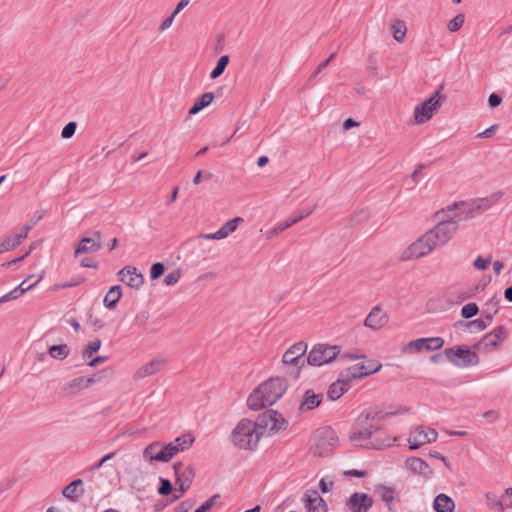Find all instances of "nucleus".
<instances>
[{
    "mask_svg": "<svg viewBox=\"0 0 512 512\" xmlns=\"http://www.w3.org/2000/svg\"><path fill=\"white\" fill-rule=\"evenodd\" d=\"M496 199L493 197L474 199L469 202L459 201L448 205L446 208L437 212V215H443V217L456 220L457 224L459 221L472 219L479 216L483 212L487 211L494 203Z\"/></svg>",
    "mask_w": 512,
    "mask_h": 512,
    "instance_id": "1",
    "label": "nucleus"
},
{
    "mask_svg": "<svg viewBox=\"0 0 512 512\" xmlns=\"http://www.w3.org/2000/svg\"><path fill=\"white\" fill-rule=\"evenodd\" d=\"M264 434L263 427L250 419L240 420L231 434L232 443L239 449L254 450Z\"/></svg>",
    "mask_w": 512,
    "mask_h": 512,
    "instance_id": "2",
    "label": "nucleus"
},
{
    "mask_svg": "<svg viewBox=\"0 0 512 512\" xmlns=\"http://www.w3.org/2000/svg\"><path fill=\"white\" fill-rule=\"evenodd\" d=\"M341 347L328 343L315 344L307 355V363L310 366L320 367L329 365L338 359Z\"/></svg>",
    "mask_w": 512,
    "mask_h": 512,
    "instance_id": "3",
    "label": "nucleus"
},
{
    "mask_svg": "<svg viewBox=\"0 0 512 512\" xmlns=\"http://www.w3.org/2000/svg\"><path fill=\"white\" fill-rule=\"evenodd\" d=\"M444 354L447 360L457 367L474 366L479 363L478 355L464 346L447 348Z\"/></svg>",
    "mask_w": 512,
    "mask_h": 512,
    "instance_id": "4",
    "label": "nucleus"
},
{
    "mask_svg": "<svg viewBox=\"0 0 512 512\" xmlns=\"http://www.w3.org/2000/svg\"><path fill=\"white\" fill-rule=\"evenodd\" d=\"M440 216L443 218V220H441L435 227L427 231L437 246L446 244L458 230V224L456 220L443 217V215Z\"/></svg>",
    "mask_w": 512,
    "mask_h": 512,
    "instance_id": "5",
    "label": "nucleus"
},
{
    "mask_svg": "<svg viewBox=\"0 0 512 512\" xmlns=\"http://www.w3.org/2000/svg\"><path fill=\"white\" fill-rule=\"evenodd\" d=\"M378 429L379 426L375 423L368 422L359 415L350 433V440L358 446H367V441Z\"/></svg>",
    "mask_w": 512,
    "mask_h": 512,
    "instance_id": "6",
    "label": "nucleus"
},
{
    "mask_svg": "<svg viewBox=\"0 0 512 512\" xmlns=\"http://www.w3.org/2000/svg\"><path fill=\"white\" fill-rule=\"evenodd\" d=\"M176 454L177 449H175L172 444H164L160 441L152 442L146 446L143 451V456L149 459L150 462H168Z\"/></svg>",
    "mask_w": 512,
    "mask_h": 512,
    "instance_id": "7",
    "label": "nucleus"
},
{
    "mask_svg": "<svg viewBox=\"0 0 512 512\" xmlns=\"http://www.w3.org/2000/svg\"><path fill=\"white\" fill-rule=\"evenodd\" d=\"M260 386L265 395L264 400L269 405L276 403L287 390V382L282 377H271Z\"/></svg>",
    "mask_w": 512,
    "mask_h": 512,
    "instance_id": "8",
    "label": "nucleus"
},
{
    "mask_svg": "<svg viewBox=\"0 0 512 512\" xmlns=\"http://www.w3.org/2000/svg\"><path fill=\"white\" fill-rule=\"evenodd\" d=\"M176 476V484L179 486V494H174L172 501L179 499L191 486L195 477V471L192 466H185L182 462H176L173 465Z\"/></svg>",
    "mask_w": 512,
    "mask_h": 512,
    "instance_id": "9",
    "label": "nucleus"
},
{
    "mask_svg": "<svg viewBox=\"0 0 512 512\" xmlns=\"http://www.w3.org/2000/svg\"><path fill=\"white\" fill-rule=\"evenodd\" d=\"M440 90H437L430 98L415 107L414 119L417 124H422L430 120L433 113L440 106Z\"/></svg>",
    "mask_w": 512,
    "mask_h": 512,
    "instance_id": "10",
    "label": "nucleus"
},
{
    "mask_svg": "<svg viewBox=\"0 0 512 512\" xmlns=\"http://www.w3.org/2000/svg\"><path fill=\"white\" fill-rule=\"evenodd\" d=\"M436 247L437 245L430 237L429 233L426 232L407 248L405 251L406 258H421L430 254Z\"/></svg>",
    "mask_w": 512,
    "mask_h": 512,
    "instance_id": "11",
    "label": "nucleus"
},
{
    "mask_svg": "<svg viewBox=\"0 0 512 512\" xmlns=\"http://www.w3.org/2000/svg\"><path fill=\"white\" fill-rule=\"evenodd\" d=\"M306 351L307 344L303 341L297 342L285 351L282 357V363L284 365L296 366V375H298L300 369L304 365V360H302V356L306 353Z\"/></svg>",
    "mask_w": 512,
    "mask_h": 512,
    "instance_id": "12",
    "label": "nucleus"
},
{
    "mask_svg": "<svg viewBox=\"0 0 512 512\" xmlns=\"http://www.w3.org/2000/svg\"><path fill=\"white\" fill-rule=\"evenodd\" d=\"M263 427L264 432L268 429L272 433L286 429L288 422L281 413L275 410L265 411L258 422Z\"/></svg>",
    "mask_w": 512,
    "mask_h": 512,
    "instance_id": "13",
    "label": "nucleus"
},
{
    "mask_svg": "<svg viewBox=\"0 0 512 512\" xmlns=\"http://www.w3.org/2000/svg\"><path fill=\"white\" fill-rule=\"evenodd\" d=\"M444 340L441 337L419 338L410 341L404 348L405 352L434 351L442 348Z\"/></svg>",
    "mask_w": 512,
    "mask_h": 512,
    "instance_id": "14",
    "label": "nucleus"
},
{
    "mask_svg": "<svg viewBox=\"0 0 512 512\" xmlns=\"http://www.w3.org/2000/svg\"><path fill=\"white\" fill-rule=\"evenodd\" d=\"M373 505V498L362 492H355L346 501V508L350 512H368Z\"/></svg>",
    "mask_w": 512,
    "mask_h": 512,
    "instance_id": "15",
    "label": "nucleus"
},
{
    "mask_svg": "<svg viewBox=\"0 0 512 512\" xmlns=\"http://www.w3.org/2000/svg\"><path fill=\"white\" fill-rule=\"evenodd\" d=\"M118 276L121 282L134 289H139L144 283V276L133 266H125L118 272Z\"/></svg>",
    "mask_w": 512,
    "mask_h": 512,
    "instance_id": "16",
    "label": "nucleus"
},
{
    "mask_svg": "<svg viewBox=\"0 0 512 512\" xmlns=\"http://www.w3.org/2000/svg\"><path fill=\"white\" fill-rule=\"evenodd\" d=\"M409 409L401 408L393 411H384L379 407L368 408L361 412L360 416L365 418L366 421L374 423V421H381L387 417L395 416L398 414L407 413Z\"/></svg>",
    "mask_w": 512,
    "mask_h": 512,
    "instance_id": "17",
    "label": "nucleus"
},
{
    "mask_svg": "<svg viewBox=\"0 0 512 512\" xmlns=\"http://www.w3.org/2000/svg\"><path fill=\"white\" fill-rule=\"evenodd\" d=\"M101 233L96 231L94 237H83L75 248V255L82 253H94L101 249Z\"/></svg>",
    "mask_w": 512,
    "mask_h": 512,
    "instance_id": "18",
    "label": "nucleus"
},
{
    "mask_svg": "<svg viewBox=\"0 0 512 512\" xmlns=\"http://www.w3.org/2000/svg\"><path fill=\"white\" fill-rule=\"evenodd\" d=\"M241 221H243V219L241 217H235V218L227 221L225 224H223L216 232L201 234L199 237L202 239H208V240L224 239L237 229V225Z\"/></svg>",
    "mask_w": 512,
    "mask_h": 512,
    "instance_id": "19",
    "label": "nucleus"
},
{
    "mask_svg": "<svg viewBox=\"0 0 512 512\" xmlns=\"http://www.w3.org/2000/svg\"><path fill=\"white\" fill-rule=\"evenodd\" d=\"M506 335L504 326H497L490 333L486 334L476 347L484 346V348H494L501 342Z\"/></svg>",
    "mask_w": 512,
    "mask_h": 512,
    "instance_id": "20",
    "label": "nucleus"
},
{
    "mask_svg": "<svg viewBox=\"0 0 512 512\" xmlns=\"http://www.w3.org/2000/svg\"><path fill=\"white\" fill-rule=\"evenodd\" d=\"M386 323L387 316L379 306L373 307L364 321V325L373 330L380 329Z\"/></svg>",
    "mask_w": 512,
    "mask_h": 512,
    "instance_id": "21",
    "label": "nucleus"
},
{
    "mask_svg": "<svg viewBox=\"0 0 512 512\" xmlns=\"http://www.w3.org/2000/svg\"><path fill=\"white\" fill-rule=\"evenodd\" d=\"M164 359L154 358L145 365L139 367L134 373L133 378L139 380L158 372L164 365Z\"/></svg>",
    "mask_w": 512,
    "mask_h": 512,
    "instance_id": "22",
    "label": "nucleus"
},
{
    "mask_svg": "<svg viewBox=\"0 0 512 512\" xmlns=\"http://www.w3.org/2000/svg\"><path fill=\"white\" fill-rule=\"evenodd\" d=\"M87 389L84 381V376L76 377L71 381L65 383L60 390L63 397H72L79 394L81 391Z\"/></svg>",
    "mask_w": 512,
    "mask_h": 512,
    "instance_id": "23",
    "label": "nucleus"
},
{
    "mask_svg": "<svg viewBox=\"0 0 512 512\" xmlns=\"http://www.w3.org/2000/svg\"><path fill=\"white\" fill-rule=\"evenodd\" d=\"M405 467L411 472L428 477L432 474L429 465L421 458L410 457L405 461Z\"/></svg>",
    "mask_w": 512,
    "mask_h": 512,
    "instance_id": "24",
    "label": "nucleus"
},
{
    "mask_svg": "<svg viewBox=\"0 0 512 512\" xmlns=\"http://www.w3.org/2000/svg\"><path fill=\"white\" fill-rule=\"evenodd\" d=\"M83 493V481L81 479L73 480L62 490V495L71 502L78 501Z\"/></svg>",
    "mask_w": 512,
    "mask_h": 512,
    "instance_id": "25",
    "label": "nucleus"
},
{
    "mask_svg": "<svg viewBox=\"0 0 512 512\" xmlns=\"http://www.w3.org/2000/svg\"><path fill=\"white\" fill-rule=\"evenodd\" d=\"M305 506L308 512H326L327 505L322 497L316 491L305 495Z\"/></svg>",
    "mask_w": 512,
    "mask_h": 512,
    "instance_id": "26",
    "label": "nucleus"
},
{
    "mask_svg": "<svg viewBox=\"0 0 512 512\" xmlns=\"http://www.w3.org/2000/svg\"><path fill=\"white\" fill-rule=\"evenodd\" d=\"M322 399V394H316L313 390H307L300 403L299 410L302 412L313 410L321 404Z\"/></svg>",
    "mask_w": 512,
    "mask_h": 512,
    "instance_id": "27",
    "label": "nucleus"
},
{
    "mask_svg": "<svg viewBox=\"0 0 512 512\" xmlns=\"http://www.w3.org/2000/svg\"><path fill=\"white\" fill-rule=\"evenodd\" d=\"M318 444L317 447L333 446L338 442L336 432L330 427L317 430Z\"/></svg>",
    "mask_w": 512,
    "mask_h": 512,
    "instance_id": "28",
    "label": "nucleus"
},
{
    "mask_svg": "<svg viewBox=\"0 0 512 512\" xmlns=\"http://www.w3.org/2000/svg\"><path fill=\"white\" fill-rule=\"evenodd\" d=\"M348 389L349 382L345 379H342L341 375L339 374L337 381L329 386L327 395L330 400L334 401L339 399Z\"/></svg>",
    "mask_w": 512,
    "mask_h": 512,
    "instance_id": "29",
    "label": "nucleus"
},
{
    "mask_svg": "<svg viewBox=\"0 0 512 512\" xmlns=\"http://www.w3.org/2000/svg\"><path fill=\"white\" fill-rule=\"evenodd\" d=\"M264 394L263 391H261V386L259 385L258 388H256L248 397L247 399V405L250 409L257 411L260 410L266 406H270L268 403H266V400H264Z\"/></svg>",
    "mask_w": 512,
    "mask_h": 512,
    "instance_id": "30",
    "label": "nucleus"
},
{
    "mask_svg": "<svg viewBox=\"0 0 512 512\" xmlns=\"http://www.w3.org/2000/svg\"><path fill=\"white\" fill-rule=\"evenodd\" d=\"M433 507L436 512H453L455 505L449 496L439 494L434 499Z\"/></svg>",
    "mask_w": 512,
    "mask_h": 512,
    "instance_id": "31",
    "label": "nucleus"
},
{
    "mask_svg": "<svg viewBox=\"0 0 512 512\" xmlns=\"http://www.w3.org/2000/svg\"><path fill=\"white\" fill-rule=\"evenodd\" d=\"M364 363L353 365L340 373L342 379L350 382L355 379H360L367 376V373H364Z\"/></svg>",
    "mask_w": 512,
    "mask_h": 512,
    "instance_id": "32",
    "label": "nucleus"
},
{
    "mask_svg": "<svg viewBox=\"0 0 512 512\" xmlns=\"http://www.w3.org/2000/svg\"><path fill=\"white\" fill-rule=\"evenodd\" d=\"M408 443L410 450H416L420 446L427 444L425 430L422 428H415L412 430L408 439Z\"/></svg>",
    "mask_w": 512,
    "mask_h": 512,
    "instance_id": "33",
    "label": "nucleus"
},
{
    "mask_svg": "<svg viewBox=\"0 0 512 512\" xmlns=\"http://www.w3.org/2000/svg\"><path fill=\"white\" fill-rule=\"evenodd\" d=\"M122 296V289L120 285H115L110 288L104 297V305L108 309H113L117 305Z\"/></svg>",
    "mask_w": 512,
    "mask_h": 512,
    "instance_id": "34",
    "label": "nucleus"
},
{
    "mask_svg": "<svg viewBox=\"0 0 512 512\" xmlns=\"http://www.w3.org/2000/svg\"><path fill=\"white\" fill-rule=\"evenodd\" d=\"M214 99V94L211 92H206L202 94L193 104V106L189 109V115H196L201 110L206 108L211 104Z\"/></svg>",
    "mask_w": 512,
    "mask_h": 512,
    "instance_id": "35",
    "label": "nucleus"
},
{
    "mask_svg": "<svg viewBox=\"0 0 512 512\" xmlns=\"http://www.w3.org/2000/svg\"><path fill=\"white\" fill-rule=\"evenodd\" d=\"M455 327H464L469 333H476L486 329L485 322L482 319H475L469 322L458 321Z\"/></svg>",
    "mask_w": 512,
    "mask_h": 512,
    "instance_id": "36",
    "label": "nucleus"
},
{
    "mask_svg": "<svg viewBox=\"0 0 512 512\" xmlns=\"http://www.w3.org/2000/svg\"><path fill=\"white\" fill-rule=\"evenodd\" d=\"M69 353L70 349L66 344L52 345L48 348L50 357L57 360H64Z\"/></svg>",
    "mask_w": 512,
    "mask_h": 512,
    "instance_id": "37",
    "label": "nucleus"
},
{
    "mask_svg": "<svg viewBox=\"0 0 512 512\" xmlns=\"http://www.w3.org/2000/svg\"><path fill=\"white\" fill-rule=\"evenodd\" d=\"M194 442V437L191 435H182L174 439V441L169 442L168 444H172V446L177 449V453L180 451L187 450L192 443Z\"/></svg>",
    "mask_w": 512,
    "mask_h": 512,
    "instance_id": "38",
    "label": "nucleus"
},
{
    "mask_svg": "<svg viewBox=\"0 0 512 512\" xmlns=\"http://www.w3.org/2000/svg\"><path fill=\"white\" fill-rule=\"evenodd\" d=\"M375 492L380 496L381 500L389 505L394 500V489L385 485H377ZM390 509V506H388Z\"/></svg>",
    "mask_w": 512,
    "mask_h": 512,
    "instance_id": "39",
    "label": "nucleus"
},
{
    "mask_svg": "<svg viewBox=\"0 0 512 512\" xmlns=\"http://www.w3.org/2000/svg\"><path fill=\"white\" fill-rule=\"evenodd\" d=\"M29 278L30 277H28L27 279L22 281L16 288H14L12 291L9 292L12 295H14L12 297V300H15V299L19 298L26 291H28V290L32 289L34 286H36L41 281L42 276H40L34 283L26 285V283L29 280Z\"/></svg>",
    "mask_w": 512,
    "mask_h": 512,
    "instance_id": "40",
    "label": "nucleus"
},
{
    "mask_svg": "<svg viewBox=\"0 0 512 512\" xmlns=\"http://www.w3.org/2000/svg\"><path fill=\"white\" fill-rule=\"evenodd\" d=\"M229 63V56L228 55H222L218 61L216 66L213 68V70L210 73L211 79H216L219 76H221L226 69L227 65Z\"/></svg>",
    "mask_w": 512,
    "mask_h": 512,
    "instance_id": "41",
    "label": "nucleus"
},
{
    "mask_svg": "<svg viewBox=\"0 0 512 512\" xmlns=\"http://www.w3.org/2000/svg\"><path fill=\"white\" fill-rule=\"evenodd\" d=\"M406 25L401 20H396L392 24L393 37L397 42H402L406 34Z\"/></svg>",
    "mask_w": 512,
    "mask_h": 512,
    "instance_id": "42",
    "label": "nucleus"
},
{
    "mask_svg": "<svg viewBox=\"0 0 512 512\" xmlns=\"http://www.w3.org/2000/svg\"><path fill=\"white\" fill-rule=\"evenodd\" d=\"M101 347V340L94 339L90 341L82 351V358L88 359L91 358L94 353H96Z\"/></svg>",
    "mask_w": 512,
    "mask_h": 512,
    "instance_id": "43",
    "label": "nucleus"
},
{
    "mask_svg": "<svg viewBox=\"0 0 512 512\" xmlns=\"http://www.w3.org/2000/svg\"><path fill=\"white\" fill-rule=\"evenodd\" d=\"M479 312V308L476 303H468L464 305L461 309V315L465 319H470L477 315Z\"/></svg>",
    "mask_w": 512,
    "mask_h": 512,
    "instance_id": "44",
    "label": "nucleus"
},
{
    "mask_svg": "<svg viewBox=\"0 0 512 512\" xmlns=\"http://www.w3.org/2000/svg\"><path fill=\"white\" fill-rule=\"evenodd\" d=\"M464 22V15L458 14L448 22L447 28L450 32H456L463 26Z\"/></svg>",
    "mask_w": 512,
    "mask_h": 512,
    "instance_id": "45",
    "label": "nucleus"
},
{
    "mask_svg": "<svg viewBox=\"0 0 512 512\" xmlns=\"http://www.w3.org/2000/svg\"><path fill=\"white\" fill-rule=\"evenodd\" d=\"M105 373H107V369H104L102 372L95 373L89 377L84 376L86 388H89L93 384L100 383L104 379Z\"/></svg>",
    "mask_w": 512,
    "mask_h": 512,
    "instance_id": "46",
    "label": "nucleus"
},
{
    "mask_svg": "<svg viewBox=\"0 0 512 512\" xmlns=\"http://www.w3.org/2000/svg\"><path fill=\"white\" fill-rule=\"evenodd\" d=\"M220 499L219 494H215L210 497L207 501H205L200 507H198L194 512H208Z\"/></svg>",
    "mask_w": 512,
    "mask_h": 512,
    "instance_id": "47",
    "label": "nucleus"
},
{
    "mask_svg": "<svg viewBox=\"0 0 512 512\" xmlns=\"http://www.w3.org/2000/svg\"><path fill=\"white\" fill-rule=\"evenodd\" d=\"M165 271V267H164V264L161 263V262H156L154 264H152L151 266V269H150V278L152 280H156L158 279L160 276H162V274L164 273Z\"/></svg>",
    "mask_w": 512,
    "mask_h": 512,
    "instance_id": "48",
    "label": "nucleus"
},
{
    "mask_svg": "<svg viewBox=\"0 0 512 512\" xmlns=\"http://www.w3.org/2000/svg\"><path fill=\"white\" fill-rule=\"evenodd\" d=\"M16 247H18L17 244L12 236L9 235L0 243V254L15 249Z\"/></svg>",
    "mask_w": 512,
    "mask_h": 512,
    "instance_id": "49",
    "label": "nucleus"
},
{
    "mask_svg": "<svg viewBox=\"0 0 512 512\" xmlns=\"http://www.w3.org/2000/svg\"><path fill=\"white\" fill-rule=\"evenodd\" d=\"M44 214H45L44 210L36 211L34 213V215L32 216V218L24 226V230L30 231L44 217Z\"/></svg>",
    "mask_w": 512,
    "mask_h": 512,
    "instance_id": "50",
    "label": "nucleus"
},
{
    "mask_svg": "<svg viewBox=\"0 0 512 512\" xmlns=\"http://www.w3.org/2000/svg\"><path fill=\"white\" fill-rule=\"evenodd\" d=\"M180 277H181L180 270L177 269V270L171 271L164 277V283L168 286L175 285L179 281Z\"/></svg>",
    "mask_w": 512,
    "mask_h": 512,
    "instance_id": "51",
    "label": "nucleus"
},
{
    "mask_svg": "<svg viewBox=\"0 0 512 512\" xmlns=\"http://www.w3.org/2000/svg\"><path fill=\"white\" fill-rule=\"evenodd\" d=\"M160 481V487L158 488V493L160 495H168L171 493L173 487L171 482L166 478H159Z\"/></svg>",
    "mask_w": 512,
    "mask_h": 512,
    "instance_id": "52",
    "label": "nucleus"
},
{
    "mask_svg": "<svg viewBox=\"0 0 512 512\" xmlns=\"http://www.w3.org/2000/svg\"><path fill=\"white\" fill-rule=\"evenodd\" d=\"M76 123L75 122H69L67 123L64 128L62 129V132H61V136L62 138L64 139H69L71 138L74 134H75V131H76Z\"/></svg>",
    "mask_w": 512,
    "mask_h": 512,
    "instance_id": "53",
    "label": "nucleus"
},
{
    "mask_svg": "<svg viewBox=\"0 0 512 512\" xmlns=\"http://www.w3.org/2000/svg\"><path fill=\"white\" fill-rule=\"evenodd\" d=\"M382 365L377 361H371L367 364H364V373L368 375L374 374L381 369Z\"/></svg>",
    "mask_w": 512,
    "mask_h": 512,
    "instance_id": "54",
    "label": "nucleus"
},
{
    "mask_svg": "<svg viewBox=\"0 0 512 512\" xmlns=\"http://www.w3.org/2000/svg\"><path fill=\"white\" fill-rule=\"evenodd\" d=\"M335 57V53H332L325 61H323L322 63H320L317 68L315 69V71L313 72V74L311 75L309 81H312L319 73L322 72L323 69H325L328 64L330 63V61L332 59H334Z\"/></svg>",
    "mask_w": 512,
    "mask_h": 512,
    "instance_id": "55",
    "label": "nucleus"
},
{
    "mask_svg": "<svg viewBox=\"0 0 512 512\" xmlns=\"http://www.w3.org/2000/svg\"><path fill=\"white\" fill-rule=\"evenodd\" d=\"M490 262H491V258L490 257L484 259L481 256H478L475 259L473 265L478 270H485V269H487V267L490 264Z\"/></svg>",
    "mask_w": 512,
    "mask_h": 512,
    "instance_id": "56",
    "label": "nucleus"
},
{
    "mask_svg": "<svg viewBox=\"0 0 512 512\" xmlns=\"http://www.w3.org/2000/svg\"><path fill=\"white\" fill-rule=\"evenodd\" d=\"M499 128V124H493L477 135L478 138H491Z\"/></svg>",
    "mask_w": 512,
    "mask_h": 512,
    "instance_id": "57",
    "label": "nucleus"
},
{
    "mask_svg": "<svg viewBox=\"0 0 512 512\" xmlns=\"http://www.w3.org/2000/svg\"><path fill=\"white\" fill-rule=\"evenodd\" d=\"M293 225H294V223L291 222V218H288L285 221L278 223L272 230V233H274V234L280 233Z\"/></svg>",
    "mask_w": 512,
    "mask_h": 512,
    "instance_id": "58",
    "label": "nucleus"
},
{
    "mask_svg": "<svg viewBox=\"0 0 512 512\" xmlns=\"http://www.w3.org/2000/svg\"><path fill=\"white\" fill-rule=\"evenodd\" d=\"M193 505V500H185L176 507L175 512H188L193 507Z\"/></svg>",
    "mask_w": 512,
    "mask_h": 512,
    "instance_id": "59",
    "label": "nucleus"
},
{
    "mask_svg": "<svg viewBox=\"0 0 512 512\" xmlns=\"http://www.w3.org/2000/svg\"><path fill=\"white\" fill-rule=\"evenodd\" d=\"M88 321L94 331H98L105 326L104 321L99 318H92V316H90Z\"/></svg>",
    "mask_w": 512,
    "mask_h": 512,
    "instance_id": "60",
    "label": "nucleus"
},
{
    "mask_svg": "<svg viewBox=\"0 0 512 512\" xmlns=\"http://www.w3.org/2000/svg\"><path fill=\"white\" fill-rule=\"evenodd\" d=\"M501 101H502V98L496 93L490 94V96L488 98V103L493 108L499 106L501 104Z\"/></svg>",
    "mask_w": 512,
    "mask_h": 512,
    "instance_id": "61",
    "label": "nucleus"
},
{
    "mask_svg": "<svg viewBox=\"0 0 512 512\" xmlns=\"http://www.w3.org/2000/svg\"><path fill=\"white\" fill-rule=\"evenodd\" d=\"M425 436L427 443H432L436 441L438 433L435 429L428 428L427 430H425Z\"/></svg>",
    "mask_w": 512,
    "mask_h": 512,
    "instance_id": "62",
    "label": "nucleus"
},
{
    "mask_svg": "<svg viewBox=\"0 0 512 512\" xmlns=\"http://www.w3.org/2000/svg\"><path fill=\"white\" fill-rule=\"evenodd\" d=\"M28 232L29 231L24 230V226H23L21 228V232L20 233L12 236V238L14 239L15 243L17 244V246H19L22 243V241L27 238Z\"/></svg>",
    "mask_w": 512,
    "mask_h": 512,
    "instance_id": "63",
    "label": "nucleus"
},
{
    "mask_svg": "<svg viewBox=\"0 0 512 512\" xmlns=\"http://www.w3.org/2000/svg\"><path fill=\"white\" fill-rule=\"evenodd\" d=\"M175 15L172 13L169 17H167L162 24L159 26V31L163 32L164 30L168 29L173 21H174Z\"/></svg>",
    "mask_w": 512,
    "mask_h": 512,
    "instance_id": "64",
    "label": "nucleus"
}]
</instances>
